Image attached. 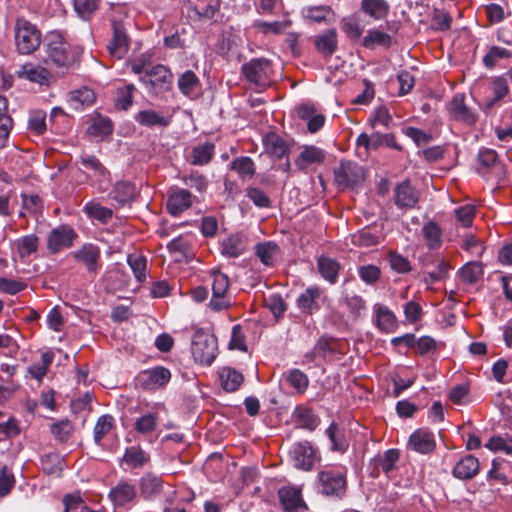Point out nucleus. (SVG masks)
<instances>
[{"mask_svg":"<svg viewBox=\"0 0 512 512\" xmlns=\"http://www.w3.org/2000/svg\"><path fill=\"white\" fill-rule=\"evenodd\" d=\"M43 44L46 64L54 66L63 74L79 66L83 50L80 46L71 44L63 32L49 31L43 38Z\"/></svg>","mask_w":512,"mask_h":512,"instance_id":"nucleus-1","label":"nucleus"},{"mask_svg":"<svg viewBox=\"0 0 512 512\" xmlns=\"http://www.w3.org/2000/svg\"><path fill=\"white\" fill-rule=\"evenodd\" d=\"M347 469L340 465H325L317 474V490L320 494L342 500L347 493Z\"/></svg>","mask_w":512,"mask_h":512,"instance_id":"nucleus-2","label":"nucleus"},{"mask_svg":"<svg viewBox=\"0 0 512 512\" xmlns=\"http://www.w3.org/2000/svg\"><path fill=\"white\" fill-rule=\"evenodd\" d=\"M76 163L80 164L85 174V182L96 189L98 193L106 192L112 182L110 170L95 155L82 152Z\"/></svg>","mask_w":512,"mask_h":512,"instance_id":"nucleus-3","label":"nucleus"},{"mask_svg":"<svg viewBox=\"0 0 512 512\" xmlns=\"http://www.w3.org/2000/svg\"><path fill=\"white\" fill-rule=\"evenodd\" d=\"M14 41L19 54L31 55L40 47L42 33L35 24L25 18H18L14 27Z\"/></svg>","mask_w":512,"mask_h":512,"instance_id":"nucleus-4","label":"nucleus"},{"mask_svg":"<svg viewBox=\"0 0 512 512\" xmlns=\"http://www.w3.org/2000/svg\"><path fill=\"white\" fill-rule=\"evenodd\" d=\"M139 81L145 86L148 93L159 96L172 90L173 73L165 65L157 64L139 77Z\"/></svg>","mask_w":512,"mask_h":512,"instance_id":"nucleus-5","label":"nucleus"},{"mask_svg":"<svg viewBox=\"0 0 512 512\" xmlns=\"http://www.w3.org/2000/svg\"><path fill=\"white\" fill-rule=\"evenodd\" d=\"M241 73L251 84L266 88L274 81V70L270 60L266 58H253L241 67Z\"/></svg>","mask_w":512,"mask_h":512,"instance_id":"nucleus-6","label":"nucleus"},{"mask_svg":"<svg viewBox=\"0 0 512 512\" xmlns=\"http://www.w3.org/2000/svg\"><path fill=\"white\" fill-rule=\"evenodd\" d=\"M191 353L195 362L210 366L218 355V341L214 334L197 331L193 335Z\"/></svg>","mask_w":512,"mask_h":512,"instance_id":"nucleus-7","label":"nucleus"},{"mask_svg":"<svg viewBox=\"0 0 512 512\" xmlns=\"http://www.w3.org/2000/svg\"><path fill=\"white\" fill-rule=\"evenodd\" d=\"M78 239V233L68 224H60L47 235V250L55 255L71 248Z\"/></svg>","mask_w":512,"mask_h":512,"instance_id":"nucleus-8","label":"nucleus"},{"mask_svg":"<svg viewBox=\"0 0 512 512\" xmlns=\"http://www.w3.org/2000/svg\"><path fill=\"white\" fill-rule=\"evenodd\" d=\"M211 277L212 298L208 303L209 308L214 312L228 309L231 305L230 297L228 295L230 285L229 277L220 271H212Z\"/></svg>","mask_w":512,"mask_h":512,"instance_id":"nucleus-9","label":"nucleus"},{"mask_svg":"<svg viewBox=\"0 0 512 512\" xmlns=\"http://www.w3.org/2000/svg\"><path fill=\"white\" fill-rule=\"evenodd\" d=\"M363 168L353 161H341L334 169V181L340 189H353L364 180Z\"/></svg>","mask_w":512,"mask_h":512,"instance_id":"nucleus-10","label":"nucleus"},{"mask_svg":"<svg viewBox=\"0 0 512 512\" xmlns=\"http://www.w3.org/2000/svg\"><path fill=\"white\" fill-rule=\"evenodd\" d=\"M289 456L294 467L303 471L312 470L314 464L320 460L318 450L307 440L294 443Z\"/></svg>","mask_w":512,"mask_h":512,"instance_id":"nucleus-11","label":"nucleus"},{"mask_svg":"<svg viewBox=\"0 0 512 512\" xmlns=\"http://www.w3.org/2000/svg\"><path fill=\"white\" fill-rule=\"evenodd\" d=\"M75 262L82 264L89 275L96 276L101 267V250L94 243H84L77 250L72 252Z\"/></svg>","mask_w":512,"mask_h":512,"instance_id":"nucleus-12","label":"nucleus"},{"mask_svg":"<svg viewBox=\"0 0 512 512\" xmlns=\"http://www.w3.org/2000/svg\"><path fill=\"white\" fill-rule=\"evenodd\" d=\"M193 204L192 193L183 188L171 187L167 192L166 211L172 217H179L191 208Z\"/></svg>","mask_w":512,"mask_h":512,"instance_id":"nucleus-13","label":"nucleus"},{"mask_svg":"<svg viewBox=\"0 0 512 512\" xmlns=\"http://www.w3.org/2000/svg\"><path fill=\"white\" fill-rule=\"evenodd\" d=\"M171 380V372L164 366H155L143 370L137 376V382L145 390H156L165 387Z\"/></svg>","mask_w":512,"mask_h":512,"instance_id":"nucleus-14","label":"nucleus"},{"mask_svg":"<svg viewBox=\"0 0 512 512\" xmlns=\"http://www.w3.org/2000/svg\"><path fill=\"white\" fill-rule=\"evenodd\" d=\"M465 99L464 93H456L448 103L447 110L455 121L473 126L478 121V114L466 105Z\"/></svg>","mask_w":512,"mask_h":512,"instance_id":"nucleus-15","label":"nucleus"},{"mask_svg":"<svg viewBox=\"0 0 512 512\" xmlns=\"http://www.w3.org/2000/svg\"><path fill=\"white\" fill-rule=\"evenodd\" d=\"M112 39L107 48L111 56L122 59L129 50V39L122 21L112 20Z\"/></svg>","mask_w":512,"mask_h":512,"instance_id":"nucleus-16","label":"nucleus"},{"mask_svg":"<svg viewBox=\"0 0 512 512\" xmlns=\"http://www.w3.org/2000/svg\"><path fill=\"white\" fill-rule=\"evenodd\" d=\"M278 497L285 512H305L308 507L302 498L301 489L285 486L279 489Z\"/></svg>","mask_w":512,"mask_h":512,"instance_id":"nucleus-17","label":"nucleus"},{"mask_svg":"<svg viewBox=\"0 0 512 512\" xmlns=\"http://www.w3.org/2000/svg\"><path fill=\"white\" fill-rule=\"evenodd\" d=\"M418 201L419 195L409 179H405L396 185L394 189V203L398 209H414Z\"/></svg>","mask_w":512,"mask_h":512,"instance_id":"nucleus-18","label":"nucleus"},{"mask_svg":"<svg viewBox=\"0 0 512 512\" xmlns=\"http://www.w3.org/2000/svg\"><path fill=\"white\" fill-rule=\"evenodd\" d=\"M407 446L417 453L430 454L436 448L435 435L428 428H419L410 435Z\"/></svg>","mask_w":512,"mask_h":512,"instance_id":"nucleus-19","label":"nucleus"},{"mask_svg":"<svg viewBox=\"0 0 512 512\" xmlns=\"http://www.w3.org/2000/svg\"><path fill=\"white\" fill-rule=\"evenodd\" d=\"M137 497V488L129 481L120 480L108 493L113 506L124 507L131 504Z\"/></svg>","mask_w":512,"mask_h":512,"instance_id":"nucleus-20","label":"nucleus"},{"mask_svg":"<svg viewBox=\"0 0 512 512\" xmlns=\"http://www.w3.org/2000/svg\"><path fill=\"white\" fill-rule=\"evenodd\" d=\"M373 314L374 325L382 333H393L398 328L396 315L387 306L376 303L373 306Z\"/></svg>","mask_w":512,"mask_h":512,"instance_id":"nucleus-21","label":"nucleus"},{"mask_svg":"<svg viewBox=\"0 0 512 512\" xmlns=\"http://www.w3.org/2000/svg\"><path fill=\"white\" fill-rule=\"evenodd\" d=\"M16 75L20 79H25L30 82L49 86L53 78L51 72L41 65H35L32 63H26L16 72Z\"/></svg>","mask_w":512,"mask_h":512,"instance_id":"nucleus-22","label":"nucleus"},{"mask_svg":"<svg viewBox=\"0 0 512 512\" xmlns=\"http://www.w3.org/2000/svg\"><path fill=\"white\" fill-rule=\"evenodd\" d=\"M321 294L322 290L318 286L306 288L296 299L298 309L306 315H312L319 311L321 308L319 304Z\"/></svg>","mask_w":512,"mask_h":512,"instance_id":"nucleus-23","label":"nucleus"},{"mask_svg":"<svg viewBox=\"0 0 512 512\" xmlns=\"http://www.w3.org/2000/svg\"><path fill=\"white\" fill-rule=\"evenodd\" d=\"M316 51L324 58H330L338 49V37L335 29H328L313 37Z\"/></svg>","mask_w":512,"mask_h":512,"instance_id":"nucleus-24","label":"nucleus"},{"mask_svg":"<svg viewBox=\"0 0 512 512\" xmlns=\"http://www.w3.org/2000/svg\"><path fill=\"white\" fill-rule=\"evenodd\" d=\"M291 417L298 428L308 431H314L320 424V418L306 405H297Z\"/></svg>","mask_w":512,"mask_h":512,"instance_id":"nucleus-25","label":"nucleus"},{"mask_svg":"<svg viewBox=\"0 0 512 512\" xmlns=\"http://www.w3.org/2000/svg\"><path fill=\"white\" fill-rule=\"evenodd\" d=\"M480 470V462L475 456L468 454L461 458L454 466L452 475L459 480H470Z\"/></svg>","mask_w":512,"mask_h":512,"instance_id":"nucleus-26","label":"nucleus"},{"mask_svg":"<svg viewBox=\"0 0 512 512\" xmlns=\"http://www.w3.org/2000/svg\"><path fill=\"white\" fill-rule=\"evenodd\" d=\"M135 193L136 188L134 184L129 181L119 180L114 183L108 193V198L116 202L119 207H123L134 199Z\"/></svg>","mask_w":512,"mask_h":512,"instance_id":"nucleus-27","label":"nucleus"},{"mask_svg":"<svg viewBox=\"0 0 512 512\" xmlns=\"http://www.w3.org/2000/svg\"><path fill=\"white\" fill-rule=\"evenodd\" d=\"M247 249L246 237L240 233L229 235L221 242V254L227 258H237Z\"/></svg>","mask_w":512,"mask_h":512,"instance_id":"nucleus-28","label":"nucleus"},{"mask_svg":"<svg viewBox=\"0 0 512 512\" xmlns=\"http://www.w3.org/2000/svg\"><path fill=\"white\" fill-rule=\"evenodd\" d=\"M134 120L147 128L168 127L172 123V116H164L152 109L141 110L134 115Z\"/></svg>","mask_w":512,"mask_h":512,"instance_id":"nucleus-29","label":"nucleus"},{"mask_svg":"<svg viewBox=\"0 0 512 512\" xmlns=\"http://www.w3.org/2000/svg\"><path fill=\"white\" fill-rule=\"evenodd\" d=\"M265 152L277 159L288 154L289 146L284 139L275 132H269L263 137Z\"/></svg>","mask_w":512,"mask_h":512,"instance_id":"nucleus-30","label":"nucleus"},{"mask_svg":"<svg viewBox=\"0 0 512 512\" xmlns=\"http://www.w3.org/2000/svg\"><path fill=\"white\" fill-rule=\"evenodd\" d=\"M325 160V152L314 145L305 146L295 160L299 170H305L309 165L321 164Z\"/></svg>","mask_w":512,"mask_h":512,"instance_id":"nucleus-31","label":"nucleus"},{"mask_svg":"<svg viewBox=\"0 0 512 512\" xmlns=\"http://www.w3.org/2000/svg\"><path fill=\"white\" fill-rule=\"evenodd\" d=\"M40 466L44 474L61 477L65 459L57 452H49L41 456Z\"/></svg>","mask_w":512,"mask_h":512,"instance_id":"nucleus-32","label":"nucleus"},{"mask_svg":"<svg viewBox=\"0 0 512 512\" xmlns=\"http://www.w3.org/2000/svg\"><path fill=\"white\" fill-rule=\"evenodd\" d=\"M149 461V453L139 445L127 447L122 457V462L133 469L143 468Z\"/></svg>","mask_w":512,"mask_h":512,"instance_id":"nucleus-33","label":"nucleus"},{"mask_svg":"<svg viewBox=\"0 0 512 512\" xmlns=\"http://www.w3.org/2000/svg\"><path fill=\"white\" fill-rule=\"evenodd\" d=\"M83 213L92 220H96L102 224L109 223L114 215L111 208L102 206L99 202L88 201L82 208Z\"/></svg>","mask_w":512,"mask_h":512,"instance_id":"nucleus-34","label":"nucleus"},{"mask_svg":"<svg viewBox=\"0 0 512 512\" xmlns=\"http://www.w3.org/2000/svg\"><path fill=\"white\" fill-rule=\"evenodd\" d=\"M383 239L381 231H373L370 227H364L351 237L352 244L358 247H372L378 245Z\"/></svg>","mask_w":512,"mask_h":512,"instance_id":"nucleus-35","label":"nucleus"},{"mask_svg":"<svg viewBox=\"0 0 512 512\" xmlns=\"http://www.w3.org/2000/svg\"><path fill=\"white\" fill-rule=\"evenodd\" d=\"M317 268L320 275L330 284H335L338 280L340 263L332 258L320 256L317 259Z\"/></svg>","mask_w":512,"mask_h":512,"instance_id":"nucleus-36","label":"nucleus"},{"mask_svg":"<svg viewBox=\"0 0 512 512\" xmlns=\"http://www.w3.org/2000/svg\"><path fill=\"white\" fill-rule=\"evenodd\" d=\"M215 154V145L212 142L199 143L192 148L190 163L203 166L208 164Z\"/></svg>","mask_w":512,"mask_h":512,"instance_id":"nucleus-37","label":"nucleus"},{"mask_svg":"<svg viewBox=\"0 0 512 512\" xmlns=\"http://www.w3.org/2000/svg\"><path fill=\"white\" fill-rule=\"evenodd\" d=\"M220 383L226 392H235L243 383L242 373L230 367H223L219 373Z\"/></svg>","mask_w":512,"mask_h":512,"instance_id":"nucleus-38","label":"nucleus"},{"mask_svg":"<svg viewBox=\"0 0 512 512\" xmlns=\"http://www.w3.org/2000/svg\"><path fill=\"white\" fill-rule=\"evenodd\" d=\"M400 452L398 449H388L382 455H377L373 458L372 463L375 468H381L385 474H389L396 468V463L399 461Z\"/></svg>","mask_w":512,"mask_h":512,"instance_id":"nucleus-39","label":"nucleus"},{"mask_svg":"<svg viewBox=\"0 0 512 512\" xmlns=\"http://www.w3.org/2000/svg\"><path fill=\"white\" fill-rule=\"evenodd\" d=\"M361 10L375 20L386 18L389 4L386 0H361Z\"/></svg>","mask_w":512,"mask_h":512,"instance_id":"nucleus-40","label":"nucleus"},{"mask_svg":"<svg viewBox=\"0 0 512 512\" xmlns=\"http://www.w3.org/2000/svg\"><path fill=\"white\" fill-rule=\"evenodd\" d=\"M392 44V38L389 34L377 30L370 29L367 32V35L363 38L362 45L367 49H375V47L380 46L383 48H390Z\"/></svg>","mask_w":512,"mask_h":512,"instance_id":"nucleus-41","label":"nucleus"},{"mask_svg":"<svg viewBox=\"0 0 512 512\" xmlns=\"http://www.w3.org/2000/svg\"><path fill=\"white\" fill-rule=\"evenodd\" d=\"M230 169L236 171L240 179L246 180L255 175L256 165L251 157L241 156L231 162Z\"/></svg>","mask_w":512,"mask_h":512,"instance_id":"nucleus-42","label":"nucleus"},{"mask_svg":"<svg viewBox=\"0 0 512 512\" xmlns=\"http://www.w3.org/2000/svg\"><path fill=\"white\" fill-rule=\"evenodd\" d=\"M163 489L161 478L152 474L144 475L140 480L141 495L144 499H151L160 494Z\"/></svg>","mask_w":512,"mask_h":512,"instance_id":"nucleus-43","label":"nucleus"},{"mask_svg":"<svg viewBox=\"0 0 512 512\" xmlns=\"http://www.w3.org/2000/svg\"><path fill=\"white\" fill-rule=\"evenodd\" d=\"M422 234L429 249H439L442 244V230L435 221H428L422 227Z\"/></svg>","mask_w":512,"mask_h":512,"instance_id":"nucleus-44","label":"nucleus"},{"mask_svg":"<svg viewBox=\"0 0 512 512\" xmlns=\"http://www.w3.org/2000/svg\"><path fill=\"white\" fill-rule=\"evenodd\" d=\"M136 90L133 84H125L115 91L114 105L118 110L127 111L133 104V93Z\"/></svg>","mask_w":512,"mask_h":512,"instance_id":"nucleus-45","label":"nucleus"},{"mask_svg":"<svg viewBox=\"0 0 512 512\" xmlns=\"http://www.w3.org/2000/svg\"><path fill=\"white\" fill-rule=\"evenodd\" d=\"M115 428V419L112 415L104 414L101 415L94 426L93 438L94 442L99 445L103 438Z\"/></svg>","mask_w":512,"mask_h":512,"instance_id":"nucleus-46","label":"nucleus"},{"mask_svg":"<svg viewBox=\"0 0 512 512\" xmlns=\"http://www.w3.org/2000/svg\"><path fill=\"white\" fill-rule=\"evenodd\" d=\"M198 86L200 80L192 70L185 71L178 78V89L186 97H191Z\"/></svg>","mask_w":512,"mask_h":512,"instance_id":"nucleus-47","label":"nucleus"},{"mask_svg":"<svg viewBox=\"0 0 512 512\" xmlns=\"http://www.w3.org/2000/svg\"><path fill=\"white\" fill-rule=\"evenodd\" d=\"M483 273L482 264L477 261L466 263L459 271L461 280L468 284H476L482 278Z\"/></svg>","mask_w":512,"mask_h":512,"instance_id":"nucleus-48","label":"nucleus"},{"mask_svg":"<svg viewBox=\"0 0 512 512\" xmlns=\"http://www.w3.org/2000/svg\"><path fill=\"white\" fill-rule=\"evenodd\" d=\"M54 359V353L52 351H45L41 354V364H32L28 367V372L32 378L42 381L44 376L47 374L50 365Z\"/></svg>","mask_w":512,"mask_h":512,"instance_id":"nucleus-49","label":"nucleus"},{"mask_svg":"<svg viewBox=\"0 0 512 512\" xmlns=\"http://www.w3.org/2000/svg\"><path fill=\"white\" fill-rule=\"evenodd\" d=\"M47 114L44 110L35 109L29 112L28 130L36 135H43L46 130Z\"/></svg>","mask_w":512,"mask_h":512,"instance_id":"nucleus-50","label":"nucleus"},{"mask_svg":"<svg viewBox=\"0 0 512 512\" xmlns=\"http://www.w3.org/2000/svg\"><path fill=\"white\" fill-rule=\"evenodd\" d=\"M73 431V424L68 419L59 420L51 425V433L61 443H66L71 438Z\"/></svg>","mask_w":512,"mask_h":512,"instance_id":"nucleus-51","label":"nucleus"},{"mask_svg":"<svg viewBox=\"0 0 512 512\" xmlns=\"http://www.w3.org/2000/svg\"><path fill=\"white\" fill-rule=\"evenodd\" d=\"M512 57V52L506 48L492 46L483 57V64L487 69H493L498 61Z\"/></svg>","mask_w":512,"mask_h":512,"instance_id":"nucleus-52","label":"nucleus"},{"mask_svg":"<svg viewBox=\"0 0 512 512\" xmlns=\"http://www.w3.org/2000/svg\"><path fill=\"white\" fill-rule=\"evenodd\" d=\"M158 420L157 413L144 414L136 419L134 429L140 434L151 433L157 428Z\"/></svg>","mask_w":512,"mask_h":512,"instance_id":"nucleus-53","label":"nucleus"},{"mask_svg":"<svg viewBox=\"0 0 512 512\" xmlns=\"http://www.w3.org/2000/svg\"><path fill=\"white\" fill-rule=\"evenodd\" d=\"M127 263L133 271L137 281L143 282L146 279L147 259L143 255L129 254Z\"/></svg>","mask_w":512,"mask_h":512,"instance_id":"nucleus-54","label":"nucleus"},{"mask_svg":"<svg viewBox=\"0 0 512 512\" xmlns=\"http://www.w3.org/2000/svg\"><path fill=\"white\" fill-rule=\"evenodd\" d=\"M326 435L331 442V449L333 451L345 452L348 445L344 439V436L339 432V426L337 423L332 422L326 429Z\"/></svg>","mask_w":512,"mask_h":512,"instance_id":"nucleus-55","label":"nucleus"},{"mask_svg":"<svg viewBox=\"0 0 512 512\" xmlns=\"http://www.w3.org/2000/svg\"><path fill=\"white\" fill-rule=\"evenodd\" d=\"M286 380L298 393H304L309 385L308 376L299 369L289 370Z\"/></svg>","mask_w":512,"mask_h":512,"instance_id":"nucleus-56","label":"nucleus"},{"mask_svg":"<svg viewBox=\"0 0 512 512\" xmlns=\"http://www.w3.org/2000/svg\"><path fill=\"white\" fill-rule=\"evenodd\" d=\"M100 0H74V10L83 20H89L99 7Z\"/></svg>","mask_w":512,"mask_h":512,"instance_id":"nucleus-57","label":"nucleus"},{"mask_svg":"<svg viewBox=\"0 0 512 512\" xmlns=\"http://www.w3.org/2000/svg\"><path fill=\"white\" fill-rule=\"evenodd\" d=\"M38 248V237L34 234L23 236L17 241V252L20 258H25L36 252Z\"/></svg>","mask_w":512,"mask_h":512,"instance_id":"nucleus-58","label":"nucleus"},{"mask_svg":"<svg viewBox=\"0 0 512 512\" xmlns=\"http://www.w3.org/2000/svg\"><path fill=\"white\" fill-rule=\"evenodd\" d=\"M387 260L391 269L397 273L405 274L412 269L410 261L396 251H390L387 255Z\"/></svg>","mask_w":512,"mask_h":512,"instance_id":"nucleus-59","label":"nucleus"},{"mask_svg":"<svg viewBox=\"0 0 512 512\" xmlns=\"http://www.w3.org/2000/svg\"><path fill=\"white\" fill-rule=\"evenodd\" d=\"M456 220L465 228L471 227L476 215V207L472 204L460 206L454 210Z\"/></svg>","mask_w":512,"mask_h":512,"instance_id":"nucleus-60","label":"nucleus"},{"mask_svg":"<svg viewBox=\"0 0 512 512\" xmlns=\"http://www.w3.org/2000/svg\"><path fill=\"white\" fill-rule=\"evenodd\" d=\"M276 250L277 245L273 242L258 243L255 246V254L266 266L273 265V255Z\"/></svg>","mask_w":512,"mask_h":512,"instance_id":"nucleus-61","label":"nucleus"},{"mask_svg":"<svg viewBox=\"0 0 512 512\" xmlns=\"http://www.w3.org/2000/svg\"><path fill=\"white\" fill-rule=\"evenodd\" d=\"M70 101L80 106H91L95 102V93L92 89L84 86L70 92Z\"/></svg>","mask_w":512,"mask_h":512,"instance_id":"nucleus-62","label":"nucleus"},{"mask_svg":"<svg viewBox=\"0 0 512 512\" xmlns=\"http://www.w3.org/2000/svg\"><path fill=\"white\" fill-rule=\"evenodd\" d=\"M343 301L349 312L356 318L360 317L366 310V301L360 295L347 294Z\"/></svg>","mask_w":512,"mask_h":512,"instance_id":"nucleus-63","label":"nucleus"},{"mask_svg":"<svg viewBox=\"0 0 512 512\" xmlns=\"http://www.w3.org/2000/svg\"><path fill=\"white\" fill-rule=\"evenodd\" d=\"M358 275L364 283L373 285L380 279L381 270L376 265H363L358 268Z\"/></svg>","mask_w":512,"mask_h":512,"instance_id":"nucleus-64","label":"nucleus"}]
</instances>
